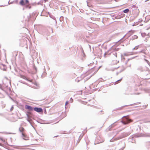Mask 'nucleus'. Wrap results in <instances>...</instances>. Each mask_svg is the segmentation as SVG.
Returning a JSON list of instances; mask_svg holds the SVG:
<instances>
[{"label": "nucleus", "instance_id": "bb28decb", "mask_svg": "<svg viewBox=\"0 0 150 150\" xmlns=\"http://www.w3.org/2000/svg\"><path fill=\"white\" fill-rule=\"evenodd\" d=\"M0 139L2 141L4 142L5 141V140L3 139H2V138H0Z\"/></svg>", "mask_w": 150, "mask_h": 150}, {"label": "nucleus", "instance_id": "f257e3e1", "mask_svg": "<svg viewBox=\"0 0 150 150\" xmlns=\"http://www.w3.org/2000/svg\"><path fill=\"white\" fill-rule=\"evenodd\" d=\"M122 118H123L120 122H132V120L129 119L128 116H125Z\"/></svg>", "mask_w": 150, "mask_h": 150}, {"label": "nucleus", "instance_id": "3c124183", "mask_svg": "<svg viewBox=\"0 0 150 150\" xmlns=\"http://www.w3.org/2000/svg\"><path fill=\"white\" fill-rule=\"evenodd\" d=\"M124 36H123V38H124Z\"/></svg>", "mask_w": 150, "mask_h": 150}, {"label": "nucleus", "instance_id": "de8ad7c7", "mask_svg": "<svg viewBox=\"0 0 150 150\" xmlns=\"http://www.w3.org/2000/svg\"><path fill=\"white\" fill-rule=\"evenodd\" d=\"M120 40H121V39H120V40H119V41H120Z\"/></svg>", "mask_w": 150, "mask_h": 150}, {"label": "nucleus", "instance_id": "ddd939ff", "mask_svg": "<svg viewBox=\"0 0 150 150\" xmlns=\"http://www.w3.org/2000/svg\"><path fill=\"white\" fill-rule=\"evenodd\" d=\"M144 91L146 92L149 93L150 92V90L148 89H144Z\"/></svg>", "mask_w": 150, "mask_h": 150}, {"label": "nucleus", "instance_id": "49530a36", "mask_svg": "<svg viewBox=\"0 0 150 150\" xmlns=\"http://www.w3.org/2000/svg\"><path fill=\"white\" fill-rule=\"evenodd\" d=\"M30 8V7H29V8Z\"/></svg>", "mask_w": 150, "mask_h": 150}, {"label": "nucleus", "instance_id": "37998d69", "mask_svg": "<svg viewBox=\"0 0 150 150\" xmlns=\"http://www.w3.org/2000/svg\"><path fill=\"white\" fill-rule=\"evenodd\" d=\"M30 125H32V124L31 123V122H30Z\"/></svg>", "mask_w": 150, "mask_h": 150}, {"label": "nucleus", "instance_id": "c756f323", "mask_svg": "<svg viewBox=\"0 0 150 150\" xmlns=\"http://www.w3.org/2000/svg\"><path fill=\"white\" fill-rule=\"evenodd\" d=\"M133 105V104H131V105H125V106H124L122 107H123L125 106H128V105Z\"/></svg>", "mask_w": 150, "mask_h": 150}, {"label": "nucleus", "instance_id": "a18cd8bd", "mask_svg": "<svg viewBox=\"0 0 150 150\" xmlns=\"http://www.w3.org/2000/svg\"><path fill=\"white\" fill-rule=\"evenodd\" d=\"M0 68H1V66Z\"/></svg>", "mask_w": 150, "mask_h": 150}, {"label": "nucleus", "instance_id": "79ce46f5", "mask_svg": "<svg viewBox=\"0 0 150 150\" xmlns=\"http://www.w3.org/2000/svg\"><path fill=\"white\" fill-rule=\"evenodd\" d=\"M100 67L98 68V69H99V68Z\"/></svg>", "mask_w": 150, "mask_h": 150}, {"label": "nucleus", "instance_id": "8fccbe9b", "mask_svg": "<svg viewBox=\"0 0 150 150\" xmlns=\"http://www.w3.org/2000/svg\"><path fill=\"white\" fill-rule=\"evenodd\" d=\"M124 36H123V38H124Z\"/></svg>", "mask_w": 150, "mask_h": 150}, {"label": "nucleus", "instance_id": "9b49d317", "mask_svg": "<svg viewBox=\"0 0 150 150\" xmlns=\"http://www.w3.org/2000/svg\"><path fill=\"white\" fill-rule=\"evenodd\" d=\"M137 69L138 70H139L140 71H143V68L142 67L140 66Z\"/></svg>", "mask_w": 150, "mask_h": 150}, {"label": "nucleus", "instance_id": "412c9836", "mask_svg": "<svg viewBox=\"0 0 150 150\" xmlns=\"http://www.w3.org/2000/svg\"><path fill=\"white\" fill-rule=\"evenodd\" d=\"M13 109V106L12 105L10 109V111H12Z\"/></svg>", "mask_w": 150, "mask_h": 150}, {"label": "nucleus", "instance_id": "a211bd4d", "mask_svg": "<svg viewBox=\"0 0 150 150\" xmlns=\"http://www.w3.org/2000/svg\"><path fill=\"white\" fill-rule=\"evenodd\" d=\"M108 52H109V51H107V52H105V54H104V57H105V55H107V54L109 55V54H110V53H109Z\"/></svg>", "mask_w": 150, "mask_h": 150}, {"label": "nucleus", "instance_id": "2eb2a0df", "mask_svg": "<svg viewBox=\"0 0 150 150\" xmlns=\"http://www.w3.org/2000/svg\"><path fill=\"white\" fill-rule=\"evenodd\" d=\"M142 36L144 37L146 35V34L145 33H142L141 34Z\"/></svg>", "mask_w": 150, "mask_h": 150}, {"label": "nucleus", "instance_id": "4c0bfd02", "mask_svg": "<svg viewBox=\"0 0 150 150\" xmlns=\"http://www.w3.org/2000/svg\"><path fill=\"white\" fill-rule=\"evenodd\" d=\"M122 123H124V124H126V123H125L126 122H123Z\"/></svg>", "mask_w": 150, "mask_h": 150}, {"label": "nucleus", "instance_id": "aec40b11", "mask_svg": "<svg viewBox=\"0 0 150 150\" xmlns=\"http://www.w3.org/2000/svg\"><path fill=\"white\" fill-rule=\"evenodd\" d=\"M25 4H28V3H29V1L28 0H25Z\"/></svg>", "mask_w": 150, "mask_h": 150}, {"label": "nucleus", "instance_id": "423d86ee", "mask_svg": "<svg viewBox=\"0 0 150 150\" xmlns=\"http://www.w3.org/2000/svg\"><path fill=\"white\" fill-rule=\"evenodd\" d=\"M148 136L147 135H146L144 134H140L137 135L136 136L137 137H146Z\"/></svg>", "mask_w": 150, "mask_h": 150}, {"label": "nucleus", "instance_id": "473e14b6", "mask_svg": "<svg viewBox=\"0 0 150 150\" xmlns=\"http://www.w3.org/2000/svg\"><path fill=\"white\" fill-rule=\"evenodd\" d=\"M126 68H127V67H125L123 69V70H125V69H126Z\"/></svg>", "mask_w": 150, "mask_h": 150}, {"label": "nucleus", "instance_id": "2f4dec72", "mask_svg": "<svg viewBox=\"0 0 150 150\" xmlns=\"http://www.w3.org/2000/svg\"><path fill=\"white\" fill-rule=\"evenodd\" d=\"M133 90H134L135 91H136L137 90V89L136 88H134V89H133Z\"/></svg>", "mask_w": 150, "mask_h": 150}, {"label": "nucleus", "instance_id": "7ed1b4c3", "mask_svg": "<svg viewBox=\"0 0 150 150\" xmlns=\"http://www.w3.org/2000/svg\"><path fill=\"white\" fill-rule=\"evenodd\" d=\"M22 137L23 139L25 140H28L29 139V137L23 133H22Z\"/></svg>", "mask_w": 150, "mask_h": 150}, {"label": "nucleus", "instance_id": "c9c22d12", "mask_svg": "<svg viewBox=\"0 0 150 150\" xmlns=\"http://www.w3.org/2000/svg\"><path fill=\"white\" fill-rule=\"evenodd\" d=\"M131 66V64H130L128 67H130Z\"/></svg>", "mask_w": 150, "mask_h": 150}, {"label": "nucleus", "instance_id": "72a5a7b5", "mask_svg": "<svg viewBox=\"0 0 150 150\" xmlns=\"http://www.w3.org/2000/svg\"><path fill=\"white\" fill-rule=\"evenodd\" d=\"M44 0V1H45V2H46L48 0Z\"/></svg>", "mask_w": 150, "mask_h": 150}, {"label": "nucleus", "instance_id": "7c9ffc66", "mask_svg": "<svg viewBox=\"0 0 150 150\" xmlns=\"http://www.w3.org/2000/svg\"><path fill=\"white\" fill-rule=\"evenodd\" d=\"M63 114H64V117L65 116H66V115H65V112H64Z\"/></svg>", "mask_w": 150, "mask_h": 150}, {"label": "nucleus", "instance_id": "4468645a", "mask_svg": "<svg viewBox=\"0 0 150 150\" xmlns=\"http://www.w3.org/2000/svg\"><path fill=\"white\" fill-rule=\"evenodd\" d=\"M138 38V36H137L136 35H134L132 36V38L133 40L137 39Z\"/></svg>", "mask_w": 150, "mask_h": 150}, {"label": "nucleus", "instance_id": "f8f14e48", "mask_svg": "<svg viewBox=\"0 0 150 150\" xmlns=\"http://www.w3.org/2000/svg\"><path fill=\"white\" fill-rule=\"evenodd\" d=\"M122 79V78L121 79H120L118 80L117 81H116L115 83V84L118 83H119L120 81H121Z\"/></svg>", "mask_w": 150, "mask_h": 150}, {"label": "nucleus", "instance_id": "1a4fd4ad", "mask_svg": "<svg viewBox=\"0 0 150 150\" xmlns=\"http://www.w3.org/2000/svg\"><path fill=\"white\" fill-rule=\"evenodd\" d=\"M112 56L113 57H117V54L116 52L113 53L112 54Z\"/></svg>", "mask_w": 150, "mask_h": 150}, {"label": "nucleus", "instance_id": "f03ea898", "mask_svg": "<svg viewBox=\"0 0 150 150\" xmlns=\"http://www.w3.org/2000/svg\"><path fill=\"white\" fill-rule=\"evenodd\" d=\"M33 110L35 111L40 113V112H43L42 109L41 108H38V107H35L34 108Z\"/></svg>", "mask_w": 150, "mask_h": 150}, {"label": "nucleus", "instance_id": "0eeeda50", "mask_svg": "<svg viewBox=\"0 0 150 150\" xmlns=\"http://www.w3.org/2000/svg\"><path fill=\"white\" fill-rule=\"evenodd\" d=\"M20 4L21 5L23 6L25 5V3L24 0H21Z\"/></svg>", "mask_w": 150, "mask_h": 150}, {"label": "nucleus", "instance_id": "f3484780", "mask_svg": "<svg viewBox=\"0 0 150 150\" xmlns=\"http://www.w3.org/2000/svg\"><path fill=\"white\" fill-rule=\"evenodd\" d=\"M139 46H137L135 47L134 48H133L132 49V50H134L137 49L138 48Z\"/></svg>", "mask_w": 150, "mask_h": 150}, {"label": "nucleus", "instance_id": "39448f33", "mask_svg": "<svg viewBox=\"0 0 150 150\" xmlns=\"http://www.w3.org/2000/svg\"><path fill=\"white\" fill-rule=\"evenodd\" d=\"M21 77L23 78V79H25L27 81H29L30 82H31L32 80H28L27 78L24 76L23 75H21Z\"/></svg>", "mask_w": 150, "mask_h": 150}, {"label": "nucleus", "instance_id": "f704fd0d", "mask_svg": "<svg viewBox=\"0 0 150 150\" xmlns=\"http://www.w3.org/2000/svg\"><path fill=\"white\" fill-rule=\"evenodd\" d=\"M34 69L36 70V68L35 67H34Z\"/></svg>", "mask_w": 150, "mask_h": 150}, {"label": "nucleus", "instance_id": "393cba45", "mask_svg": "<svg viewBox=\"0 0 150 150\" xmlns=\"http://www.w3.org/2000/svg\"><path fill=\"white\" fill-rule=\"evenodd\" d=\"M68 103H69V101H66L65 103V105H67L68 104Z\"/></svg>", "mask_w": 150, "mask_h": 150}, {"label": "nucleus", "instance_id": "6ab92c4d", "mask_svg": "<svg viewBox=\"0 0 150 150\" xmlns=\"http://www.w3.org/2000/svg\"><path fill=\"white\" fill-rule=\"evenodd\" d=\"M4 68L3 69V70L4 71L6 69V67L4 65H2Z\"/></svg>", "mask_w": 150, "mask_h": 150}, {"label": "nucleus", "instance_id": "9d476101", "mask_svg": "<svg viewBox=\"0 0 150 150\" xmlns=\"http://www.w3.org/2000/svg\"><path fill=\"white\" fill-rule=\"evenodd\" d=\"M129 11V10L128 9H126L123 11V12L124 13H128Z\"/></svg>", "mask_w": 150, "mask_h": 150}, {"label": "nucleus", "instance_id": "c85d7f7f", "mask_svg": "<svg viewBox=\"0 0 150 150\" xmlns=\"http://www.w3.org/2000/svg\"><path fill=\"white\" fill-rule=\"evenodd\" d=\"M0 95H1V98H3L4 97V96L1 95V93H0Z\"/></svg>", "mask_w": 150, "mask_h": 150}, {"label": "nucleus", "instance_id": "b1692460", "mask_svg": "<svg viewBox=\"0 0 150 150\" xmlns=\"http://www.w3.org/2000/svg\"><path fill=\"white\" fill-rule=\"evenodd\" d=\"M73 101V99L72 98H71L70 99V101L71 103Z\"/></svg>", "mask_w": 150, "mask_h": 150}, {"label": "nucleus", "instance_id": "20e7f679", "mask_svg": "<svg viewBox=\"0 0 150 150\" xmlns=\"http://www.w3.org/2000/svg\"><path fill=\"white\" fill-rule=\"evenodd\" d=\"M25 108L30 111H32L34 109L31 106L28 105H25Z\"/></svg>", "mask_w": 150, "mask_h": 150}, {"label": "nucleus", "instance_id": "6e6552de", "mask_svg": "<svg viewBox=\"0 0 150 150\" xmlns=\"http://www.w3.org/2000/svg\"><path fill=\"white\" fill-rule=\"evenodd\" d=\"M19 130L21 132H22V133H23V132L24 131V129L23 127H21L19 129Z\"/></svg>", "mask_w": 150, "mask_h": 150}, {"label": "nucleus", "instance_id": "a19ab883", "mask_svg": "<svg viewBox=\"0 0 150 150\" xmlns=\"http://www.w3.org/2000/svg\"><path fill=\"white\" fill-rule=\"evenodd\" d=\"M83 54H84V53L83 51Z\"/></svg>", "mask_w": 150, "mask_h": 150}, {"label": "nucleus", "instance_id": "5701e85b", "mask_svg": "<svg viewBox=\"0 0 150 150\" xmlns=\"http://www.w3.org/2000/svg\"><path fill=\"white\" fill-rule=\"evenodd\" d=\"M0 89L3 90V87L2 85L0 84Z\"/></svg>", "mask_w": 150, "mask_h": 150}, {"label": "nucleus", "instance_id": "ea45409f", "mask_svg": "<svg viewBox=\"0 0 150 150\" xmlns=\"http://www.w3.org/2000/svg\"><path fill=\"white\" fill-rule=\"evenodd\" d=\"M99 142L98 143H101V142Z\"/></svg>", "mask_w": 150, "mask_h": 150}, {"label": "nucleus", "instance_id": "603ef678", "mask_svg": "<svg viewBox=\"0 0 150 150\" xmlns=\"http://www.w3.org/2000/svg\"><path fill=\"white\" fill-rule=\"evenodd\" d=\"M1 145V143H0V145Z\"/></svg>", "mask_w": 150, "mask_h": 150}, {"label": "nucleus", "instance_id": "58836bf2", "mask_svg": "<svg viewBox=\"0 0 150 150\" xmlns=\"http://www.w3.org/2000/svg\"><path fill=\"white\" fill-rule=\"evenodd\" d=\"M124 55H125V56H126V54H124Z\"/></svg>", "mask_w": 150, "mask_h": 150}, {"label": "nucleus", "instance_id": "dca6fc26", "mask_svg": "<svg viewBox=\"0 0 150 150\" xmlns=\"http://www.w3.org/2000/svg\"><path fill=\"white\" fill-rule=\"evenodd\" d=\"M140 94L139 93H136V92H132L131 93V94H137L139 95Z\"/></svg>", "mask_w": 150, "mask_h": 150}, {"label": "nucleus", "instance_id": "4be33fe9", "mask_svg": "<svg viewBox=\"0 0 150 150\" xmlns=\"http://www.w3.org/2000/svg\"><path fill=\"white\" fill-rule=\"evenodd\" d=\"M144 60L148 64H149V61L147 60V59H144Z\"/></svg>", "mask_w": 150, "mask_h": 150}, {"label": "nucleus", "instance_id": "e433bc0d", "mask_svg": "<svg viewBox=\"0 0 150 150\" xmlns=\"http://www.w3.org/2000/svg\"><path fill=\"white\" fill-rule=\"evenodd\" d=\"M143 50H141V51H140V52H143Z\"/></svg>", "mask_w": 150, "mask_h": 150}, {"label": "nucleus", "instance_id": "a878e982", "mask_svg": "<svg viewBox=\"0 0 150 150\" xmlns=\"http://www.w3.org/2000/svg\"><path fill=\"white\" fill-rule=\"evenodd\" d=\"M13 3V2H9V1H8V4H12Z\"/></svg>", "mask_w": 150, "mask_h": 150}, {"label": "nucleus", "instance_id": "09e8293b", "mask_svg": "<svg viewBox=\"0 0 150 150\" xmlns=\"http://www.w3.org/2000/svg\"><path fill=\"white\" fill-rule=\"evenodd\" d=\"M120 40H121V39H120V40H119V41H120Z\"/></svg>", "mask_w": 150, "mask_h": 150}, {"label": "nucleus", "instance_id": "cd10ccee", "mask_svg": "<svg viewBox=\"0 0 150 150\" xmlns=\"http://www.w3.org/2000/svg\"><path fill=\"white\" fill-rule=\"evenodd\" d=\"M129 60V59H127V61L126 62H125V64H127V63L128 62Z\"/></svg>", "mask_w": 150, "mask_h": 150}, {"label": "nucleus", "instance_id": "c03bdc74", "mask_svg": "<svg viewBox=\"0 0 150 150\" xmlns=\"http://www.w3.org/2000/svg\"><path fill=\"white\" fill-rule=\"evenodd\" d=\"M148 0H147V1H148ZM147 1V0H146V1H145V2H146V1Z\"/></svg>", "mask_w": 150, "mask_h": 150}]
</instances>
